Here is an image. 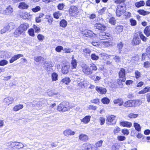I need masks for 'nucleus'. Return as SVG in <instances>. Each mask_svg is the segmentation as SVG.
I'll return each mask as SVG.
<instances>
[{
	"instance_id": "1",
	"label": "nucleus",
	"mask_w": 150,
	"mask_h": 150,
	"mask_svg": "<svg viewBox=\"0 0 150 150\" xmlns=\"http://www.w3.org/2000/svg\"><path fill=\"white\" fill-rule=\"evenodd\" d=\"M81 67L83 73L88 75L91 74L93 71H96L97 69L96 66L93 64H90L89 67L86 64H83L82 65Z\"/></svg>"
},
{
	"instance_id": "2",
	"label": "nucleus",
	"mask_w": 150,
	"mask_h": 150,
	"mask_svg": "<svg viewBox=\"0 0 150 150\" xmlns=\"http://www.w3.org/2000/svg\"><path fill=\"white\" fill-rule=\"evenodd\" d=\"M68 105V103H67L66 104L65 102H62L58 105L57 109L58 111L62 112H65L70 109V107Z\"/></svg>"
},
{
	"instance_id": "3",
	"label": "nucleus",
	"mask_w": 150,
	"mask_h": 150,
	"mask_svg": "<svg viewBox=\"0 0 150 150\" xmlns=\"http://www.w3.org/2000/svg\"><path fill=\"white\" fill-rule=\"evenodd\" d=\"M116 116L113 115H109L108 116L106 123L108 125H114L116 123L115 120Z\"/></svg>"
},
{
	"instance_id": "4",
	"label": "nucleus",
	"mask_w": 150,
	"mask_h": 150,
	"mask_svg": "<svg viewBox=\"0 0 150 150\" xmlns=\"http://www.w3.org/2000/svg\"><path fill=\"white\" fill-rule=\"evenodd\" d=\"M125 6L120 5L118 6L116 9V16L120 17L122 15L126 10Z\"/></svg>"
},
{
	"instance_id": "5",
	"label": "nucleus",
	"mask_w": 150,
	"mask_h": 150,
	"mask_svg": "<svg viewBox=\"0 0 150 150\" xmlns=\"http://www.w3.org/2000/svg\"><path fill=\"white\" fill-rule=\"evenodd\" d=\"M69 13L71 16L76 17L79 13L78 9L76 6H71L69 9Z\"/></svg>"
},
{
	"instance_id": "6",
	"label": "nucleus",
	"mask_w": 150,
	"mask_h": 150,
	"mask_svg": "<svg viewBox=\"0 0 150 150\" xmlns=\"http://www.w3.org/2000/svg\"><path fill=\"white\" fill-rule=\"evenodd\" d=\"M82 34L87 37H98V35L93 33V32L90 30H85L82 32Z\"/></svg>"
},
{
	"instance_id": "7",
	"label": "nucleus",
	"mask_w": 150,
	"mask_h": 150,
	"mask_svg": "<svg viewBox=\"0 0 150 150\" xmlns=\"http://www.w3.org/2000/svg\"><path fill=\"white\" fill-rule=\"evenodd\" d=\"M30 105L32 107H37L38 109H40L42 105L41 102L37 101H33L30 103Z\"/></svg>"
},
{
	"instance_id": "8",
	"label": "nucleus",
	"mask_w": 150,
	"mask_h": 150,
	"mask_svg": "<svg viewBox=\"0 0 150 150\" xmlns=\"http://www.w3.org/2000/svg\"><path fill=\"white\" fill-rule=\"evenodd\" d=\"M99 38L101 40H105L106 39L110 40L109 37L110 36V35L108 33H106L105 32H103L100 33L99 34Z\"/></svg>"
},
{
	"instance_id": "9",
	"label": "nucleus",
	"mask_w": 150,
	"mask_h": 150,
	"mask_svg": "<svg viewBox=\"0 0 150 150\" xmlns=\"http://www.w3.org/2000/svg\"><path fill=\"white\" fill-rule=\"evenodd\" d=\"M125 70L123 68H121L119 72V77L122 79V81L124 82L125 81Z\"/></svg>"
},
{
	"instance_id": "10",
	"label": "nucleus",
	"mask_w": 150,
	"mask_h": 150,
	"mask_svg": "<svg viewBox=\"0 0 150 150\" xmlns=\"http://www.w3.org/2000/svg\"><path fill=\"white\" fill-rule=\"evenodd\" d=\"M81 148L82 150H92V146L89 143H84L81 145Z\"/></svg>"
},
{
	"instance_id": "11",
	"label": "nucleus",
	"mask_w": 150,
	"mask_h": 150,
	"mask_svg": "<svg viewBox=\"0 0 150 150\" xmlns=\"http://www.w3.org/2000/svg\"><path fill=\"white\" fill-rule=\"evenodd\" d=\"M96 90L98 93L101 94H105L107 91L105 88L98 86L96 87Z\"/></svg>"
},
{
	"instance_id": "12",
	"label": "nucleus",
	"mask_w": 150,
	"mask_h": 150,
	"mask_svg": "<svg viewBox=\"0 0 150 150\" xmlns=\"http://www.w3.org/2000/svg\"><path fill=\"white\" fill-rule=\"evenodd\" d=\"M140 42V40L138 35H135L133 39L132 43L135 45H138Z\"/></svg>"
},
{
	"instance_id": "13",
	"label": "nucleus",
	"mask_w": 150,
	"mask_h": 150,
	"mask_svg": "<svg viewBox=\"0 0 150 150\" xmlns=\"http://www.w3.org/2000/svg\"><path fill=\"white\" fill-rule=\"evenodd\" d=\"M63 134L65 136L69 137L70 135H73L75 134V132L70 129H67L63 132Z\"/></svg>"
},
{
	"instance_id": "14",
	"label": "nucleus",
	"mask_w": 150,
	"mask_h": 150,
	"mask_svg": "<svg viewBox=\"0 0 150 150\" xmlns=\"http://www.w3.org/2000/svg\"><path fill=\"white\" fill-rule=\"evenodd\" d=\"M23 57V55L22 54H18L15 55L13 57L11 58L9 60V62L10 63H13L14 61L17 60L20 57Z\"/></svg>"
},
{
	"instance_id": "15",
	"label": "nucleus",
	"mask_w": 150,
	"mask_h": 150,
	"mask_svg": "<svg viewBox=\"0 0 150 150\" xmlns=\"http://www.w3.org/2000/svg\"><path fill=\"white\" fill-rule=\"evenodd\" d=\"M23 32L26 31L29 27V25L27 23L21 24L19 27Z\"/></svg>"
},
{
	"instance_id": "16",
	"label": "nucleus",
	"mask_w": 150,
	"mask_h": 150,
	"mask_svg": "<svg viewBox=\"0 0 150 150\" xmlns=\"http://www.w3.org/2000/svg\"><path fill=\"white\" fill-rule=\"evenodd\" d=\"M113 102L115 104H119L118 105L119 106H121L124 103L123 100L122 98H120L114 99Z\"/></svg>"
},
{
	"instance_id": "17",
	"label": "nucleus",
	"mask_w": 150,
	"mask_h": 150,
	"mask_svg": "<svg viewBox=\"0 0 150 150\" xmlns=\"http://www.w3.org/2000/svg\"><path fill=\"white\" fill-rule=\"evenodd\" d=\"M13 8L10 6H9L3 11V13L7 15H9L13 12Z\"/></svg>"
},
{
	"instance_id": "18",
	"label": "nucleus",
	"mask_w": 150,
	"mask_h": 150,
	"mask_svg": "<svg viewBox=\"0 0 150 150\" xmlns=\"http://www.w3.org/2000/svg\"><path fill=\"white\" fill-rule=\"evenodd\" d=\"M14 100L13 98L11 97H8L4 99V102L8 105L12 103Z\"/></svg>"
},
{
	"instance_id": "19",
	"label": "nucleus",
	"mask_w": 150,
	"mask_h": 150,
	"mask_svg": "<svg viewBox=\"0 0 150 150\" xmlns=\"http://www.w3.org/2000/svg\"><path fill=\"white\" fill-rule=\"evenodd\" d=\"M45 66H46L45 67V69L46 70L48 73H49L50 72L52 71V65L50 63H45L44 64Z\"/></svg>"
},
{
	"instance_id": "20",
	"label": "nucleus",
	"mask_w": 150,
	"mask_h": 150,
	"mask_svg": "<svg viewBox=\"0 0 150 150\" xmlns=\"http://www.w3.org/2000/svg\"><path fill=\"white\" fill-rule=\"evenodd\" d=\"M94 27L97 29L101 30H104L105 26L103 25L100 23H96L94 25Z\"/></svg>"
},
{
	"instance_id": "21",
	"label": "nucleus",
	"mask_w": 150,
	"mask_h": 150,
	"mask_svg": "<svg viewBox=\"0 0 150 150\" xmlns=\"http://www.w3.org/2000/svg\"><path fill=\"white\" fill-rule=\"evenodd\" d=\"M123 106L126 108L133 107L132 100H129L123 104Z\"/></svg>"
},
{
	"instance_id": "22",
	"label": "nucleus",
	"mask_w": 150,
	"mask_h": 150,
	"mask_svg": "<svg viewBox=\"0 0 150 150\" xmlns=\"http://www.w3.org/2000/svg\"><path fill=\"white\" fill-rule=\"evenodd\" d=\"M120 124L123 127L129 128L131 127L132 125L131 122L126 121L121 122Z\"/></svg>"
},
{
	"instance_id": "23",
	"label": "nucleus",
	"mask_w": 150,
	"mask_h": 150,
	"mask_svg": "<svg viewBox=\"0 0 150 150\" xmlns=\"http://www.w3.org/2000/svg\"><path fill=\"white\" fill-rule=\"evenodd\" d=\"M9 30L11 31L15 27V24L13 22H10L8 23H7L6 25Z\"/></svg>"
},
{
	"instance_id": "24",
	"label": "nucleus",
	"mask_w": 150,
	"mask_h": 150,
	"mask_svg": "<svg viewBox=\"0 0 150 150\" xmlns=\"http://www.w3.org/2000/svg\"><path fill=\"white\" fill-rule=\"evenodd\" d=\"M133 107L140 105L142 103L141 100H132Z\"/></svg>"
},
{
	"instance_id": "25",
	"label": "nucleus",
	"mask_w": 150,
	"mask_h": 150,
	"mask_svg": "<svg viewBox=\"0 0 150 150\" xmlns=\"http://www.w3.org/2000/svg\"><path fill=\"white\" fill-rule=\"evenodd\" d=\"M91 117V116L90 115L86 116L81 120V121L85 124H88L90 122Z\"/></svg>"
},
{
	"instance_id": "26",
	"label": "nucleus",
	"mask_w": 150,
	"mask_h": 150,
	"mask_svg": "<svg viewBox=\"0 0 150 150\" xmlns=\"http://www.w3.org/2000/svg\"><path fill=\"white\" fill-rule=\"evenodd\" d=\"M69 70V67L66 65H64L62 67V72L63 74H67Z\"/></svg>"
},
{
	"instance_id": "27",
	"label": "nucleus",
	"mask_w": 150,
	"mask_h": 150,
	"mask_svg": "<svg viewBox=\"0 0 150 150\" xmlns=\"http://www.w3.org/2000/svg\"><path fill=\"white\" fill-rule=\"evenodd\" d=\"M28 5L24 2H21L19 3L18 7L21 9H25L27 8L28 7Z\"/></svg>"
},
{
	"instance_id": "28",
	"label": "nucleus",
	"mask_w": 150,
	"mask_h": 150,
	"mask_svg": "<svg viewBox=\"0 0 150 150\" xmlns=\"http://www.w3.org/2000/svg\"><path fill=\"white\" fill-rule=\"evenodd\" d=\"M150 91V87L147 86L145 87L143 89L139 92V94H144Z\"/></svg>"
},
{
	"instance_id": "29",
	"label": "nucleus",
	"mask_w": 150,
	"mask_h": 150,
	"mask_svg": "<svg viewBox=\"0 0 150 150\" xmlns=\"http://www.w3.org/2000/svg\"><path fill=\"white\" fill-rule=\"evenodd\" d=\"M23 106L22 104H18L15 106L13 110L14 111L16 112L19 110L22 109L23 108Z\"/></svg>"
},
{
	"instance_id": "30",
	"label": "nucleus",
	"mask_w": 150,
	"mask_h": 150,
	"mask_svg": "<svg viewBox=\"0 0 150 150\" xmlns=\"http://www.w3.org/2000/svg\"><path fill=\"white\" fill-rule=\"evenodd\" d=\"M31 17L32 15L26 12H25L22 15V17L24 19H30L31 18Z\"/></svg>"
},
{
	"instance_id": "31",
	"label": "nucleus",
	"mask_w": 150,
	"mask_h": 150,
	"mask_svg": "<svg viewBox=\"0 0 150 150\" xmlns=\"http://www.w3.org/2000/svg\"><path fill=\"white\" fill-rule=\"evenodd\" d=\"M58 74L55 72L53 73L51 75V78L53 81H56L58 80Z\"/></svg>"
},
{
	"instance_id": "32",
	"label": "nucleus",
	"mask_w": 150,
	"mask_h": 150,
	"mask_svg": "<svg viewBox=\"0 0 150 150\" xmlns=\"http://www.w3.org/2000/svg\"><path fill=\"white\" fill-rule=\"evenodd\" d=\"M150 26L146 27L144 30V32L147 37H148L150 35Z\"/></svg>"
},
{
	"instance_id": "33",
	"label": "nucleus",
	"mask_w": 150,
	"mask_h": 150,
	"mask_svg": "<svg viewBox=\"0 0 150 150\" xmlns=\"http://www.w3.org/2000/svg\"><path fill=\"white\" fill-rule=\"evenodd\" d=\"M70 81L71 80L68 77H65L63 79L61 80V82L62 83L67 85L70 82Z\"/></svg>"
},
{
	"instance_id": "34",
	"label": "nucleus",
	"mask_w": 150,
	"mask_h": 150,
	"mask_svg": "<svg viewBox=\"0 0 150 150\" xmlns=\"http://www.w3.org/2000/svg\"><path fill=\"white\" fill-rule=\"evenodd\" d=\"M133 125L136 130L139 132L141 131V128L139 124L136 122H134L133 124Z\"/></svg>"
},
{
	"instance_id": "35",
	"label": "nucleus",
	"mask_w": 150,
	"mask_h": 150,
	"mask_svg": "<svg viewBox=\"0 0 150 150\" xmlns=\"http://www.w3.org/2000/svg\"><path fill=\"white\" fill-rule=\"evenodd\" d=\"M145 4V3L144 1H142L137 2L135 4V6L137 8H139L144 6Z\"/></svg>"
},
{
	"instance_id": "36",
	"label": "nucleus",
	"mask_w": 150,
	"mask_h": 150,
	"mask_svg": "<svg viewBox=\"0 0 150 150\" xmlns=\"http://www.w3.org/2000/svg\"><path fill=\"white\" fill-rule=\"evenodd\" d=\"M79 139L83 141H86L88 139L87 136L84 134H81L79 136Z\"/></svg>"
},
{
	"instance_id": "37",
	"label": "nucleus",
	"mask_w": 150,
	"mask_h": 150,
	"mask_svg": "<svg viewBox=\"0 0 150 150\" xmlns=\"http://www.w3.org/2000/svg\"><path fill=\"white\" fill-rule=\"evenodd\" d=\"M25 144L24 145L23 143L16 142V148L20 149L23 148L24 146H26Z\"/></svg>"
},
{
	"instance_id": "38",
	"label": "nucleus",
	"mask_w": 150,
	"mask_h": 150,
	"mask_svg": "<svg viewBox=\"0 0 150 150\" xmlns=\"http://www.w3.org/2000/svg\"><path fill=\"white\" fill-rule=\"evenodd\" d=\"M67 22L64 19L61 20L60 23V26L63 28L65 27L67 25Z\"/></svg>"
},
{
	"instance_id": "39",
	"label": "nucleus",
	"mask_w": 150,
	"mask_h": 150,
	"mask_svg": "<svg viewBox=\"0 0 150 150\" xmlns=\"http://www.w3.org/2000/svg\"><path fill=\"white\" fill-rule=\"evenodd\" d=\"M138 12L140 14L143 16L149 14L150 13V12L145 11L143 10H140L138 11Z\"/></svg>"
},
{
	"instance_id": "40",
	"label": "nucleus",
	"mask_w": 150,
	"mask_h": 150,
	"mask_svg": "<svg viewBox=\"0 0 150 150\" xmlns=\"http://www.w3.org/2000/svg\"><path fill=\"white\" fill-rule=\"evenodd\" d=\"M23 33L21 30V29L18 27L17 29L16 30L14 34L16 35V37L18 36L20 34Z\"/></svg>"
},
{
	"instance_id": "41",
	"label": "nucleus",
	"mask_w": 150,
	"mask_h": 150,
	"mask_svg": "<svg viewBox=\"0 0 150 150\" xmlns=\"http://www.w3.org/2000/svg\"><path fill=\"white\" fill-rule=\"evenodd\" d=\"M83 52L85 55H87L90 54L91 51L89 49L86 48L83 49Z\"/></svg>"
},
{
	"instance_id": "42",
	"label": "nucleus",
	"mask_w": 150,
	"mask_h": 150,
	"mask_svg": "<svg viewBox=\"0 0 150 150\" xmlns=\"http://www.w3.org/2000/svg\"><path fill=\"white\" fill-rule=\"evenodd\" d=\"M110 100L108 98L105 97L101 99V101L104 104H108L110 102Z\"/></svg>"
},
{
	"instance_id": "43",
	"label": "nucleus",
	"mask_w": 150,
	"mask_h": 150,
	"mask_svg": "<svg viewBox=\"0 0 150 150\" xmlns=\"http://www.w3.org/2000/svg\"><path fill=\"white\" fill-rule=\"evenodd\" d=\"M34 60L37 62H39L40 61H43L44 58L41 56L35 57L34 58Z\"/></svg>"
},
{
	"instance_id": "44",
	"label": "nucleus",
	"mask_w": 150,
	"mask_h": 150,
	"mask_svg": "<svg viewBox=\"0 0 150 150\" xmlns=\"http://www.w3.org/2000/svg\"><path fill=\"white\" fill-rule=\"evenodd\" d=\"M54 18H59L62 15V13L60 12L57 11L54 13Z\"/></svg>"
},
{
	"instance_id": "45",
	"label": "nucleus",
	"mask_w": 150,
	"mask_h": 150,
	"mask_svg": "<svg viewBox=\"0 0 150 150\" xmlns=\"http://www.w3.org/2000/svg\"><path fill=\"white\" fill-rule=\"evenodd\" d=\"M138 116V114H135L132 113H131L128 114V117L130 118H135Z\"/></svg>"
},
{
	"instance_id": "46",
	"label": "nucleus",
	"mask_w": 150,
	"mask_h": 150,
	"mask_svg": "<svg viewBox=\"0 0 150 150\" xmlns=\"http://www.w3.org/2000/svg\"><path fill=\"white\" fill-rule=\"evenodd\" d=\"M91 57L93 60H97L99 59V57L95 54H92L91 55Z\"/></svg>"
},
{
	"instance_id": "47",
	"label": "nucleus",
	"mask_w": 150,
	"mask_h": 150,
	"mask_svg": "<svg viewBox=\"0 0 150 150\" xmlns=\"http://www.w3.org/2000/svg\"><path fill=\"white\" fill-rule=\"evenodd\" d=\"M103 142L102 140H100L98 141L95 144V147L96 148L100 147L102 145Z\"/></svg>"
},
{
	"instance_id": "48",
	"label": "nucleus",
	"mask_w": 150,
	"mask_h": 150,
	"mask_svg": "<svg viewBox=\"0 0 150 150\" xmlns=\"http://www.w3.org/2000/svg\"><path fill=\"white\" fill-rule=\"evenodd\" d=\"M100 125H102L104 124L105 122V119L103 117H100L99 119Z\"/></svg>"
},
{
	"instance_id": "49",
	"label": "nucleus",
	"mask_w": 150,
	"mask_h": 150,
	"mask_svg": "<svg viewBox=\"0 0 150 150\" xmlns=\"http://www.w3.org/2000/svg\"><path fill=\"white\" fill-rule=\"evenodd\" d=\"M123 29V27L122 25H119L117 26L116 29L118 33L121 32Z\"/></svg>"
},
{
	"instance_id": "50",
	"label": "nucleus",
	"mask_w": 150,
	"mask_h": 150,
	"mask_svg": "<svg viewBox=\"0 0 150 150\" xmlns=\"http://www.w3.org/2000/svg\"><path fill=\"white\" fill-rule=\"evenodd\" d=\"M113 59L115 60V61L117 62H121L120 58L117 56H113Z\"/></svg>"
},
{
	"instance_id": "51",
	"label": "nucleus",
	"mask_w": 150,
	"mask_h": 150,
	"mask_svg": "<svg viewBox=\"0 0 150 150\" xmlns=\"http://www.w3.org/2000/svg\"><path fill=\"white\" fill-rule=\"evenodd\" d=\"M41 8L40 6H36L34 8H33L32 9V11L35 13L37 12L40 10Z\"/></svg>"
},
{
	"instance_id": "52",
	"label": "nucleus",
	"mask_w": 150,
	"mask_h": 150,
	"mask_svg": "<svg viewBox=\"0 0 150 150\" xmlns=\"http://www.w3.org/2000/svg\"><path fill=\"white\" fill-rule=\"evenodd\" d=\"M8 62L6 60H2L0 61V66H4L8 64Z\"/></svg>"
},
{
	"instance_id": "53",
	"label": "nucleus",
	"mask_w": 150,
	"mask_h": 150,
	"mask_svg": "<svg viewBox=\"0 0 150 150\" xmlns=\"http://www.w3.org/2000/svg\"><path fill=\"white\" fill-rule=\"evenodd\" d=\"M109 22L112 24L115 25L116 24V20L115 18L112 17L110 19Z\"/></svg>"
},
{
	"instance_id": "54",
	"label": "nucleus",
	"mask_w": 150,
	"mask_h": 150,
	"mask_svg": "<svg viewBox=\"0 0 150 150\" xmlns=\"http://www.w3.org/2000/svg\"><path fill=\"white\" fill-rule=\"evenodd\" d=\"M28 33L30 36L32 37L35 36L34 30L33 29L31 28L29 29Z\"/></svg>"
},
{
	"instance_id": "55",
	"label": "nucleus",
	"mask_w": 150,
	"mask_h": 150,
	"mask_svg": "<svg viewBox=\"0 0 150 150\" xmlns=\"http://www.w3.org/2000/svg\"><path fill=\"white\" fill-rule=\"evenodd\" d=\"M9 30L7 28V27H6L5 25L1 30V34L4 33H6L7 31Z\"/></svg>"
},
{
	"instance_id": "56",
	"label": "nucleus",
	"mask_w": 150,
	"mask_h": 150,
	"mask_svg": "<svg viewBox=\"0 0 150 150\" xmlns=\"http://www.w3.org/2000/svg\"><path fill=\"white\" fill-rule=\"evenodd\" d=\"M63 47L61 46H57L55 49V50L58 52H60L62 50H63Z\"/></svg>"
},
{
	"instance_id": "57",
	"label": "nucleus",
	"mask_w": 150,
	"mask_h": 150,
	"mask_svg": "<svg viewBox=\"0 0 150 150\" xmlns=\"http://www.w3.org/2000/svg\"><path fill=\"white\" fill-rule=\"evenodd\" d=\"M71 64L72 65L73 68H76L77 66V62L75 59H72Z\"/></svg>"
},
{
	"instance_id": "58",
	"label": "nucleus",
	"mask_w": 150,
	"mask_h": 150,
	"mask_svg": "<svg viewBox=\"0 0 150 150\" xmlns=\"http://www.w3.org/2000/svg\"><path fill=\"white\" fill-rule=\"evenodd\" d=\"M143 67L146 68L150 67V62L148 61L145 62L144 63Z\"/></svg>"
},
{
	"instance_id": "59",
	"label": "nucleus",
	"mask_w": 150,
	"mask_h": 150,
	"mask_svg": "<svg viewBox=\"0 0 150 150\" xmlns=\"http://www.w3.org/2000/svg\"><path fill=\"white\" fill-rule=\"evenodd\" d=\"M87 84V83H83V82H80L78 83V85L79 86H80L82 88L83 87L84 88H87V87L86 86V85Z\"/></svg>"
},
{
	"instance_id": "60",
	"label": "nucleus",
	"mask_w": 150,
	"mask_h": 150,
	"mask_svg": "<svg viewBox=\"0 0 150 150\" xmlns=\"http://www.w3.org/2000/svg\"><path fill=\"white\" fill-rule=\"evenodd\" d=\"M106 10V7H104L102 9H100L98 11L99 14H102L105 13Z\"/></svg>"
},
{
	"instance_id": "61",
	"label": "nucleus",
	"mask_w": 150,
	"mask_h": 150,
	"mask_svg": "<svg viewBox=\"0 0 150 150\" xmlns=\"http://www.w3.org/2000/svg\"><path fill=\"white\" fill-rule=\"evenodd\" d=\"M139 36L141 39L144 41L146 42V41L147 38L144 35L141 33H139Z\"/></svg>"
},
{
	"instance_id": "62",
	"label": "nucleus",
	"mask_w": 150,
	"mask_h": 150,
	"mask_svg": "<svg viewBox=\"0 0 150 150\" xmlns=\"http://www.w3.org/2000/svg\"><path fill=\"white\" fill-rule=\"evenodd\" d=\"M63 51L66 53H70L72 52L73 51L70 48H64L63 49Z\"/></svg>"
},
{
	"instance_id": "63",
	"label": "nucleus",
	"mask_w": 150,
	"mask_h": 150,
	"mask_svg": "<svg viewBox=\"0 0 150 150\" xmlns=\"http://www.w3.org/2000/svg\"><path fill=\"white\" fill-rule=\"evenodd\" d=\"M91 102L92 103L98 104L99 103H100L99 99L98 98H96L91 100Z\"/></svg>"
},
{
	"instance_id": "64",
	"label": "nucleus",
	"mask_w": 150,
	"mask_h": 150,
	"mask_svg": "<svg viewBox=\"0 0 150 150\" xmlns=\"http://www.w3.org/2000/svg\"><path fill=\"white\" fill-rule=\"evenodd\" d=\"M130 22L132 26H135L137 24L136 21L133 19H131L130 20Z\"/></svg>"
}]
</instances>
